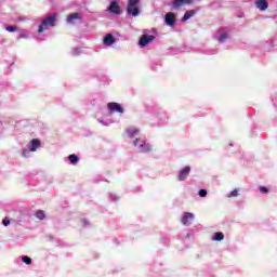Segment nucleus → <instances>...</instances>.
<instances>
[{
    "mask_svg": "<svg viewBox=\"0 0 277 277\" xmlns=\"http://www.w3.org/2000/svg\"><path fill=\"white\" fill-rule=\"evenodd\" d=\"M55 23H57V15L51 14L41 19V23L38 27V34H43V31H49L51 27H55Z\"/></svg>",
    "mask_w": 277,
    "mask_h": 277,
    "instance_id": "f257e3e1",
    "label": "nucleus"
},
{
    "mask_svg": "<svg viewBox=\"0 0 277 277\" xmlns=\"http://www.w3.org/2000/svg\"><path fill=\"white\" fill-rule=\"evenodd\" d=\"M143 34L144 35L138 40V44L142 49H144V47H148V44L155 40L153 30H144Z\"/></svg>",
    "mask_w": 277,
    "mask_h": 277,
    "instance_id": "f03ea898",
    "label": "nucleus"
},
{
    "mask_svg": "<svg viewBox=\"0 0 277 277\" xmlns=\"http://www.w3.org/2000/svg\"><path fill=\"white\" fill-rule=\"evenodd\" d=\"M140 0H129L127 12L130 16H140V8L137 6Z\"/></svg>",
    "mask_w": 277,
    "mask_h": 277,
    "instance_id": "7ed1b4c3",
    "label": "nucleus"
},
{
    "mask_svg": "<svg viewBox=\"0 0 277 277\" xmlns=\"http://www.w3.org/2000/svg\"><path fill=\"white\" fill-rule=\"evenodd\" d=\"M135 148H137L138 153H150V150L153 149V147L150 146V144L146 143V141L142 140V138H136L133 142Z\"/></svg>",
    "mask_w": 277,
    "mask_h": 277,
    "instance_id": "20e7f679",
    "label": "nucleus"
},
{
    "mask_svg": "<svg viewBox=\"0 0 277 277\" xmlns=\"http://www.w3.org/2000/svg\"><path fill=\"white\" fill-rule=\"evenodd\" d=\"M215 40L220 42V44H224V42L228 39V29L220 28L216 34L214 35Z\"/></svg>",
    "mask_w": 277,
    "mask_h": 277,
    "instance_id": "39448f33",
    "label": "nucleus"
},
{
    "mask_svg": "<svg viewBox=\"0 0 277 277\" xmlns=\"http://www.w3.org/2000/svg\"><path fill=\"white\" fill-rule=\"evenodd\" d=\"M107 109L110 114H124V107L116 102L108 103Z\"/></svg>",
    "mask_w": 277,
    "mask_h": 277,
    "instance_id": "423d86ee",
    "label": "nucleus"
},
{
    "mask_svg": "<svg viewBox=\"0 0 277 277\" xmlns=\"http://www.w3.org/2000/svg\"><path fill=\"white\" fill-rule=\"evenodd\" d=\"M195 217L196 216L194 215V213L184 212L181 222H182L183 226H192V222H194Z\"/></svg>",
    "mask_w": 277,
    "mask_h": 277,
    "instance_id": "0eeeda50",
    "label": "nucleus"
},
{
    "mask_svg": "<svg viewBox=\"0 0 277 277\" xmlns=\"http://www.w3.org/2000/svg\"><path fill=\"white\" fill-rule=\"evenodd\" d=\"M107 12L110 14H116V16H120L122 14V10H120V5L116 1H111L109 6L107 8Z\"/></svg>",
    "mask_w": 277,
    "mask_h": 277,
    "instance_id": "6e6552de",
    "label": "nucleus"
},
{
    "mask_svg": "<svg viewBox=\"0 0 277 277\" xmlns=\"http://www.w3.org/2000/svg\"><path fill=\"white\" fill-rule=\"evenodd\" d=\"M164 23L166 25H169V27H174L176 23V15L174 13H167L164 16Z\"/></svg>",
    "mask_w": 277,
    "mask_h": 277,
    "instance_id": "1a4fd4ad",
    "label": "nucleus"
},
{
    "mask_svg": "<svg viewBox=\"0 0 277 277\" xmlns=\"http://www.w3.org/2000/svg\"><path fill=\"white\" fill-rule=\"evenodd\" d=\"M198 12H200V8L186 11L184 16L182 17V23L189 21V18L196 16V14H198Z\"/></svg>",
    "mask_w": 277,
    "mask_h": 277,
    "instance_id": "9d476101",
    "label": "nucleus"
},
{
    "mask_svg": "<svg viewBox=\"0 0 277 277\" xmlns=\"http://www.w3.org/2000/svg\"><path fill=\"white\" fill-rule=\"evenodd\" d=\"M81 23V14L80 13H72L67 16V23L68 25H75V23Z\"/></svg>",
    "mask_w": 277,
    "mask_h": 277,
    "instance_id": "9b49d317",
    "label": "nucleus"
},
{
    "mask_svg": "<svg viewBox=\"0 0 277 277\" xmlns=\"http://www.w3.org/2000/svg\"><path fill=\"white\" fill-rule=\"evenodd\" d=\"M189 172H192V168L184 167L182 170H180L177 179L179 181H185L187 176H189Z\"/></svg>",
    "mask_w": 277,
    "mask_h": 277,
    "instance_id": "f8f14e48",
    "label": "nucleus"
},
{
    "mask_svg": "<svg viewBox=\"0 0 277 277\" xmlns=\"http://www.w3.org/2000/svg\"><path fill=\"white\" fill-rule=\"evenodd\" d=\"M255 8L261 12H265L269 8V2L267 0H255Z\"/></svg>",
    "mask_w": 277,
    "mask_h": 277,
    "instance_id": "ddd939ff",
    "label": "nucleus"
},
{
    "mask_svg": "<svg viewBox=\"0 0 277 277\" xmlns=\"http://www.w3.org/2000/svg\"><path fill=\"white\" fill-rule=\"evenodd\" d=\"M41 146V142L38 138H32L29 143H28V148L32 151L36 153V150H38V148H40Z\"/></svg>",
    "mask_w": 277,
    "mask_h": 277,
    "instance_id": "4468645a",
    "label": "nucleus"
},
{
    "mask_svg": "<svg viewBox=\"0 0 277 277\" xmlns=\"http://www.w3.org/2000/svg\"><path fill=\"white\" fill-rule=\"evenodd\" d=\"M113 44H116V37H114V35H111V34H107L104 37V45L111 47Z\"/></svg>",
    "mask_w": 277,
    "mask_h": 277,
    "instance_id": "2eb2a0df",
    "label": "nucleus"
},
{
    "mask_svg": "<svg viewBox=\"0 0 277 277\" xmlns=\"http://www.w3.org/2000/svg\"><path fill=\"white\" fill-rule=\"evenodd\" d=\"M126 132L130 138L137 137L140 135V129L137 128H128Z\"/></svg>",
    "mask_w": 277,
    "mask_h": 277,
    "instance_id": "dca6fc26",
    "label": "nucleus"
},
{
    "mask_svg": "<svg viewBox=\"0 0 277 277\" xmlns=\"http://www.w3.org/2000/svg\"><path fill=\"white\" fill-rule=\"evenodd\" d=\"M185 5V0H173L171 3V10H181Z\"/></svg>",
    "mask_w": 277,
    "mask_h": 277,
    "instance_id": "f3484780",
    "label": "nucleus"
},
{
    "mask_svg": "<svg viewBox=\"0 0 277 277\" xmlns=\"http://www.w3.org/2000/svg\"><path fill=\"white\" fill-rule=\"evenodd\" d=\"M17 40H29V30L21 29L17 36Z\"/></svg>",
    "mask_w": 277,
    "mask_h": 277,
    "instance_id": "a211bd4d",
    "label": "nucleus"
},
{
    "mask_svg": "<svg viewBox=\"0 0 277 277\" xmlns=\"http://www.w3.org/2000/svg\"><path fill=\"white\" fill-rule=\"evenodd\" d=\"M67 159L71 163V166H77V163H79V156L75 154L69 155Z\"/></svg>",
    "mask_w": 277,
    "mask_h": 277,
    "instance_id": "6ab92c4d",
    "label": "nucleus"
},
{
    "mask_svg": "<svg viewBox=\"0 0 277 277\" xmlns=\"http://www.w3.org/2000/svg\"><path fill=\"white\" fill-rule=\"evenodd\" d=\"M31 153H34L29 147H24L22 149V157H25L26 159L31 157Z\"/></svg>",
    "mask_w": 277,
    "mask_h": 277,
    "instance_id": "aec40b11",
    "label": "nucleus"
},
{
    "mask_svg": "<svg viewBox=\"0 0 277 277\" xmlns=\"http://www.w3.org/2000/svg\"><path fill=\"white\" fill-rule=\"evenodd\" d=\"M224 240V233L217 232L213 235L212 241H222Z\"/></svg>",
    "mask_w": 277,
    "mask_h": 277,
    "instance_id": "412c9836",
    "label": "nucleus"
},
{
    "mask_svg": "<svg viewBox=\"0 0 277 277\" xmlns=\"http://www.w3.org/2000/svg\"><path fill=\"white\" fill-rule=\"evenodd\" d=\"M239 196V189H234L229 194L226 195V198H237Z\"/></svg>",
    "mask_w": 277,
    "mask_h": 277,
    "instance_id": "4be33fe9",
    "label": "nucleus"
},
{
    "mask_svg": "<svg viewBox=\"0 0 277 277\" xmlns=\"http://www.w3.org/2000/svg\"><path fill=\"white\" fill-rule=\"evenodd\" d=\"M35 215L37 220H44V217H47V214H44V211L42 210H38Z\"/></svg>",
    "mask_w": 277,
    "mask_h": 277,
    "instance_id": "5701e85b",
    "label": "nucleus"
},
{
    "mask_svg": "<svg viewBox=\"0 0 277 277\" xmlns=\"http://www.w3.org/2000/svg\"><path fill=\"white\" fill-rule=\"evenodd\" d=\"M22 263H25L26 265H31V258H29L27 255H23Z\"/></svg>",
    "mask_w": 277,
    "mask_h": 277,
    "instance_id": "b1692460",
    "label": "nucleus"
},
{
    "mask_svg": "<svg viewBox=\"0 0 277 277\" xmlns=\"http://www.w3.org/2000/svg\"><path fill=\"white\" fill-rule=\"evenodd\" d=\"M82 51L81 48H74L71 50V55L77 56V55H81Z\"/></svg>",
    "mask_w": 277,
    "mask_h": 277,
    "instance_id": "393cba45",
    "label": "nucleus"
},
{
    "mask_svg": "<svg viewBox=\"0 0 277 277\" xmlns=\"http://www.w3.org/2000/svg\"><path fill=\"white\" fill-rule=\"evenodd\" d=\"M5 30L10 34H14V31H18V28H16V26H5Z\"/></svg>",
    "mask_w": 277,
    "mask_h": 277,
    "instance_id": "a878e982",
    "label": "nucleus"
},
{
    "mask_svg": "<svg viewBox=\"0 0 277 277\" xmlns=\"http://www.w3.org/2000/svg\"><path fill=\"white\" fill-rule=\"evenodd\" d=\"M261 194H269V188L265 186H259Z\"/></svg>",
    "mask_w": 277,
    "mask_h": 277,
    "instance_id": "bb28decb",
    "label": "nucleus"
},
{
    "mask_svg": "<svg viewBox=\"0 0 277 277\" xmlns=\"http://www.w3.org/2000/svg\"><path fill=\"white\" fill-rule=\"evenodd\" d=\"M198 194H199L200 198H207V189L201 188V189H199Z\"/></svg>",
    "mask_w": 277,
    "mask_h": 277,
    "instance_id": "cd10ccee",
    "label": "nucleus"
},
{
    "mask_svg": "<svg viewBox=\"0 0 277 277\" xmlns=\"http://www.w3.org/2000/svg\"><path fill=\"white\" fill-rule=\"evenodd\" d=\"M81 224L84 228H88V226H90V221H88L87 219H81Z\"/></svg>",
    "mask_w": 277,
    "mask_h": 277,
    "instance_id": "c85d7f7f",
    "label": "nucleus"
},
{
    "mask_svg": "<svg viewBox=\"0 0 277 277\" xmlns=\"http://www.w3.org/2000/svg\"><path fill=\"white\" fill-rule=\"evenodd\" d=\"M98 122H100V124H103V127H109L111 124V121L105 122V120H103V119H100Z\"/></svg>",
    "mask_w": 277,
    "mask_h": 277,
    "instance_id": "c756f323",
    "label": "nucleus"
},
{
    "mask_svg": "<svg viewBox=\"0 0 277 277\" xmlns=\"http://www.w3.org/2000/svg\"><path fill=\"white\" fill-rule=\"evenodd\" d=\"M110 200L113 202H118L119 198L116 196V194H110Z\"/></svg>",
    "mask_w": 277,
    "mask_h": 277,
    "instance_id": "7c9ffc66",
    "label": "nucleus"
},
{
    "mask_svg": "<svg viewBox=\"0 0 277 277\" xmlns=\"http://www.w3.org/2000/svg\"><path fill=\"white\" fill-rule=\"evenodd\" d=\"M2 224H3V226H10V220L4 219V220L2 221Z\"/></svg>",
    "mask_w": 277,
    "mask_h": 277,
    "instance_id": "2f4dec72",
    "label": "nucleus"
},
{
    "mask_svg": "<svg viewBox=\"0 0 277 277\" xmlns=\"http://www.w3.org/2000/svg\"><path fill=\"white\" fill-rule=\"evenodd\" d=\"M193 1L192 0H185L184 5H192Z\"/></svg>",
    "mask_w": 277,
    "mask_h": 277,
    "instance_id": "473e14b6",
    "label": "nucleus"
},
{
    "mask_svg": "<svg viewBox=\"0 0 277 277\" xmlns=\"http://www.w3.org/2000/svg\"><path fill=\"white\" fill-rule=\"evenodd\" d=\"M215 53H217V50H211L208 55H215Z\"/></svg>",
    "mask_w": 277,
    "mask_h": 277,
    "instance_id": "72a5a7b5",
    "label": "nucleus"
}]
</instances>
